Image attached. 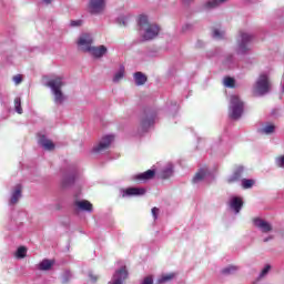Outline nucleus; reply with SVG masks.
I'll return each mask as SVG.
<instances>
[{
    "label": "nucleus",
    "instance_id": "42",
    "mask_svg": "<svg viewBox=\"0 0 284 284\" xmlns=\"http://www.w3.org/2000/svg\"><path fill=\"white\" fill-rule=\"evenodd\" d=\"M43 2L48 4V3H51L52 0H43Z\"/></svg>",
    "mask_w": 284,
    "mask_h": 284
},
{
    "label": "nucleus",
    "instance_id": "21",
    "mask_svg": "<svg viewBox=\"0 0 284 284\" xmlns=\"http://www.w3.org/2000/svg\"><path fill=\"white\" fill-rule=\"evenodd\" d=\"M134 81L136 85H143L148 81V77H145V74H143L142 72H136L134 74Z\"/></svg>",
    "mask_w": 284,
    "mask_h": 284
},
{
    "label": "nucleus",
    "instance_id": "19",
    "mask_svg": "<svg viewBox=\"0 0 284 284\" xmlns=\"http://www.w3.org/2000/svg\"><path fill=\"white\" fill-rule=\"evenodd\" d=\"M154 174H155L154 170H149L144 173L136 175V179L139 181H150V179H154Z\"/></svg>",
    "mask_w": 284,
    "mask_h": 284
},
{
    "label": "nucleus",
    "instance_id": "26",
    "mask_svg": "<svg viewBox=\"0 0 284 284\" xmlns=\"http://www.w3.org/2000/svg\"><path fill=\"white\" fill-rule=\"evenodd\" d=\"M14 108H16V112H18V114H23V109L21 108V98L14 99Z\"/></svg>",
    "mask_w": 284,
    "mask_h": 284
},
{
    "label": "nucleus",
    "instance_id": "1",
    "mask_svg": "<svg viewBox=\"0 0 284 284\" xmlns=\"http://www.w3.org/2000/svg\"><path fill=\"white\" fill-rule=\"evenodd\" d=\"M93 41L94 39L92 38V34L82 33L78 39V47L82 52H89L91 57L101 59V57L108 52V48L105 45L93 47Z\"/></svg>",
    "mask_w": 284,
    "mask_h": 284
},
{
    "label": "nucleus",
    "instance_id": "10",
    "mask_svg": "<svg viewBox=\"0 0 284 284\" xmlns=\"http://www.w3.org/2000/svg\"><path fill=\"white\" fill-rule=\"evenodd\" d=\"M241 34V43H240V52L244 53L247 52V44L252 41L253 37L246 32H240Z\"/></svg>",
    "mask_w": 284,
    "mask_h": 284
},
{
    "label": "nucleus",
    "instance_id": "33",
    "mask_svg": "<svg viewBox=\"0 0 284 284\" xmlns=\"http://www.w3.org/2000/svg\"><path fill=\"white\" fill-rule=\"evenodd\" d=\"M270 270H272V266L266 265V266L262 270V272H261V274H260V278H263V276H265V275L270 272Z\"/></svg>",
    "mask_w": 284,
    "mask_h": 284
},
{
    "label": "nucleus",
    "instance_id": "20",
    "mask_svg": "<svg viewBox=\"0 0 284 284\" xmlns=\"http://www.w3.org/2000/svg\"><path fill=\"white\" fill-rule=\"evenodd\" d=\"M225 1L227 0H212L205 3L204 8L206 10H212L214 8H219V6H221V3H225Z\"/></svg>",
    "mask_w": 284,
    "mask_h": 284
},
{
    "label": "nucleus",
    "instance_id": "7",
    "mask_svg": "<svg viewBox=\"0 0 284 284\" xmlns=\"http://www.w3.org/2000/svg\"><path fill=\"white\" fill-rule=\"evenodd\" d=\"M112 141H114V135H105L101 139L99 144L93 148V152H105V150L112 145Z\"/></svg>",
    "mask_w": 284,
    "mask_h": 284
},
{
    "label": "nucleus",
    "instance_id": "2",
    "mask_svg": "<svg viewBox=\"0 0 284 284\" xmlns=\"http://www.w3.org/2000/svg\"><path fill=\"white\" fill-rule=\"evenodd\" d=\"M63 85H65V78L62 75H53L47 82V87L50 88L53 94V101L57 105H61V103L67 99L65 94L61 90Z\"/></svg>",
    "mask_w": 284,
    "mask_h": 284
},
{
    "label": "nucleus",
    "instance_id": "18",
    "mask_svg": "<svg viewBox=\"0 0 284 284\" xmlns=\"http://www.w3.org/2000/svg\"><path fill=\"white\" fill-rule=\"evenodd\" d=\"M174 174V165L172 163L166 164V168L162 171L161 178L162 179H170Z\"/></svg>",
    "mask_w": 284,
    "mask_h": 284
},
{
    "label": "nucleus",
    "instance_id": "28",
    "mask_svg": "<svg viewBox=\"0 0 284 284\" xmlns=\"http://www.w3.org/2000/svg\"><path fill=\"white\" fill-rule=\"evenodd\" d=\"M275 130V126L273 124L266 125L264 129H262L263 134H272Z\"/></svg>",
    "mask_w": 284,
    "mask_h": 284
},
{
    "label": "nucleus",
    "instance_id": "11",
    "mask_svg": "<svg viewBox=\"0 0 284 284\" xmlns=\"http://www.w3.org/2000/svg\"><path fill=\"white\" fill-rule=\"evenodd\" d=\"M145 194V189L143 187H129L122 193V196H143Z\"/></svg>",
    "mask_w": 284,
    "mask_h": 284
},
{
    "label": "nucleus",
    "instance_id": "38",
    "mask_svg": "<svg viewBox=\"0 0 284 284\" xmlns=\"http://www.w3.org/2000/svg\"><path fill=\"white\" fill-rule=\"evenodd\" d=\"M70 183H74V176L69 178V181L64 180V185H70Z\"/></svg>",
    "mask_w": 284,
    "mask_h": 284
},
{
    "label": "nucleus",
    "instance_id": "36",
    "mask_svg": "<svg viewBox=\"0 0 284 284\" xmlns=\"http://www.w3.org/2000/svg\"><path fill=\"white\" fill-rule=\"evenodd\" d=\"M81 23H83L81 20H73V21H71V26L73 28H78L79 26H81Z\"/></svg>",
    "mask_w": 284,
    "mask_h": 284
},
{
    "label": "nucleus",
    "instance_id": "9",
    "mask_svg": "<svg viewBox=\"0 0 284 284\" xmlns=\"http://www.w3.org/2000/svg\"><path fill=\"white\" fill-rule=\"evenodd\" d=\"M253 223L255 227H257L261 232H264V233L272 232V224H270L267 221L261 217L254 219Z\"/></svg>",
    "mask_w": 284,
    "mask_h": 284
},
{
    "label": "nucleus",
    "instance_id": "31",
    "mask_svg": "<svg viewBox=\"0 0 284 284\" xmlns=\"http://www.w3.org/2000/svg\"><path fill=\"white\" fill-rule=\"evenodd\" d=\"M237 270H239V267H236V266H229L223 270V274H234V272H236Z\"/></svg>",
    "mask_w": 284,
    "mask_h": 284
},
{
    "label": "nucleus",
    "instance_id": "13",
    "mask_svg": "<svg viewBox=\"0 0 284 284\" xmlns=\"http://www.w3.org/2000/svg\"><path fill=\"white\" fill-rule=\"evenodd\" d=\"M209 176H211L210 171L207 169H201L193 178V183H201V181H205Z\"/></svg>",
    "mask_w": 284,
    "mask_h": 284
},
{
    "label": "nucleus",
    "instance_id": "16",
    "mask_svg": "<svg viewBox=\"0 0 284 284\" xmlns=\"http://www.w3.org/2000/svg\"><path fill=\"white\" fill-rule=\"evenodd\" d=\"M75 205L79 207V210L92 212V203H90L88 200L78 201L75 202Z\"/></svg>",
    "mask_w": 284,
    "mask_h": 284
},
{
    "label": "nucleus",
    "instance_id": "12",
    "mask_svg": "<svg viewBox=\"0 0 284 284\" xmlns=\"http://www.w3.org/2000/svg\"><path fill=\"white\" fill-rule=\"evenodd\" d=\"M230 207L235 212V214H239V212H241V207H243V199L237 196L231 197Z\"/></svg>",
    "mask_w": 284,
    "mask_h": 284
},
{
    "label": "nucleus",
    "instance_id": "17",
    "mask_svg": "<svg viewBox=\"0 0 284 284\" xmlns=\"http://www.w3.org/2000/svg\"><path fill=\"white\" fill-rule=\"evenodd\" d=\"M38 142L40 143V145H42L44 150H54V143L45 139L44 135L40 136Z\"/></svg>",
    "mask_w": 284,
    "mask_h": 284
},
{
    "label": "nucleus",
    "instance_id": "25",
    "mask_svg": "<svg viewBox=\"0 0 284 284\" xmlns=\"http://www.w3.org/2000/svg\"><path fill=\"white\" fill-rule=\"evenodd\" d=\"M28 250L24 246H20L16 253L17 258H26Z\"/></svg>",
    "mask_w": 284,
    "mask_h": 284
},
{
    "label": "nucleus",
    "instance_id": "37",
    "mask_svg": "<svg viewBox=\"0 0 284 284\" xmlns=\"http://www.w3.org/2000/svg\"><path fill=\"white\" fill-rule=\"evenodd\" d=\"M152 123H154V120H144L142 122V125H143V128H148V125H152Z\"/></svg>",
    "mask_w": 284,
    "mask_h": 284
},
{
    "label": "nucleus",
    "instance_id": "15",
    "mask_svg": "<svg viewBox=\"0 0 284 284\" xmlns=\"http://www.w3.org/2000/svg\"><path fill=\"white\" fill-rule=\"evenodd\" d=\"M20 199H21V185L18 184V185H16L14 191L11 196V200H10L11 205L19 203Z\"/></svg>",
    "mask_w": 284,
    "mask_h": 284
},
{
    "label": "nucleus",
    "instance_id": "22",
    "mask_svg": "<svg viewBox=\"0 0 284 284\" xmlns=\"http://www.w3.org/2000/svg\"><path fill=\"white\" fill-rule=\"evenodd\" d=\"M242 173L243 166H237L233 175L229 179V183H234V181H239L241 179Z\"/></svg>",
    "mask_w": 284,
    "mask_h": 284
},
{
    "label": "nucleus",
    "instance_id": "27",
    "mask_svg": "<svg viewBox=\"0 0 284 284\" xmlns=\"http://www.w3.org/2000/svg\"><path fill=\"white\" fill-rule=\"evenodd\" d=\"M252 185H254V180H242V186L244 187V190H248V187H252Z\"/></svg>",
    "mask_w": 284,
    "mask_h": 284
},
{
    "label": "nucleus",
    "instance_id": "35",
    "mask_svg": "<svg viewBox=\"0 0 284 284\" xmlns=\"http://www.w3.org/2000/svg\"><path fill=\"white\" fill-rule=\"evenodd\" d=\"M13 81L16 83V85H19V83H21L23 81V78H21V75H16L13 77Z\"/></svg>",
    "mask_w": 284,
    "mask_h": 284
},
{
    "label": "nucleus",
    "instance_id": "6",
    "mask_svg": "<svg viewBox=\"0 0 284 284\" xmlns=\"http://www.w3.org/2000/svg\"><path fill=\"white\" fill-rule=\"evenodd\" d=\"M105 0H89L88 11L90 14H101L105 10Z\"/></svg>",
    "mask_w": 284,
    "mask_h": 284
},
{
    "label": "nucleus",
    "instance_id": "39",
    "mask_svg": "<svg viewBox=\"0 0 284 284\" xmlns=\"http://www.w3.org/2000/svg\"><path fill=\"white\" fill-rule=\"evenodd\" d=\"M152 214H153V219H156V216L159 214V209L158 207H153L152 209Z\"/></svg>",
    "mask_w": 284,
    "mask_h": 284
},
{
    "label": "nucleus",
    "instance_id": "5",
    "mask_svg": "<svg viewBox=\"0 0 284 284\" xmlns=\"http://www.w3.org/2000/svg\"><path fill=\"white\" fill-rule=\"evenodd\" d=\"M272 89V83L270 82V77L266 73L260 74L256 83H255V94H267Z\"/></svg>",
    "mask_w": 284,
    "mask_h": 284
},
{
    "label": "nucleus",
    "instance_id": "32",
    "mask_svg": "<svg viewBox=\"0 0 284 284\" xmlns=\"http://www.w3.org/2000/svg\"><path fill=\"white\" fill-rule=\"evenodd\" d=\"M72 278V273L70 271H65L62 276V283H68Z\"/></svg>",
    "mask_w": 284,
    "mask_h": 284
},
{
    "label": "nucleus",
    "instance_id": "3",
    "mask_svg": "<svg viewBox=\"0 0 284 284\" xmlns=\"http://www.w3.org/2000/svg\"><path fill=\"white\" fill-rule=\"evenodd\" d=\"M138 26L140 28V34L144 41H152V39H156L159 37V32L161 29L156 24H150L148 21V16L142 14L138 19Z\"/></svg>",
    "mask_w": 284,
    "mask_h": 284
},
{
    "label": "nucleus",
    "instance_id": "41",
    "mask_svg": "<svg viewBox=\"0 0 284 284\" xmlns=\"http://www.w3.org/2000/svg\"><path fill=\"white\" fill-rule=\"evenodd\" d=\"M192 1H194V0H182V2H183L185 6H187L189 3H192Z\"/></svg>",
    "mask_w": 284,
    "mask_h": 284
},
{
    "label": "nucleus",
    "instance_id": "14",
    "mask_svg": "<svg viewBox=\"0 0 284 284\" xmlns=\"http://www.w3.org/2000/svg\"><path fill=\"white\" fill-rule=\"evenodd\" d=\"M54 266V261L52 260H43L39 263L38 270H41L42 272H48L49 270H52Z\"/></svg>",
    "mask_w": 284,
    "mask_h": 284
},
{
    "label": "nucleus",
    "instance_id": "40",
    "mask_svg": "<svg viewBox=\"0 0 284 284\" xmlns=\"http://www.w3.org/2000/svg\"><path fill=\"white\" fill-rule=\"evenodd\" d=\"M232 61H234V58L232 55H230L227 59H226V63L230 64L232 63Z\"/></svg>",
    "mask_w": 284,
    "mask_h": 284
},
{
    "label": "nucleus",
    "instance_id": "24",
    "mask_svg": "<svg viewBox=\"0 0 284 284\" xmlns=\"http://www.w3.org/2000/svg\"><path fill=\"white\" fill-rule=\"evenodd\" d=\"M172 278H174V273L165 274L158 280V283H168V281H172Z\"/></svg>",
    "mask_w": 284,
    "mask_h": 284
},
{
    "label": "nucleus",
    "instance_id": "29",
    "mask_svg": "<svg viewBox=\"0 0 284 284\" xmlns=\"http://www.w3.org/2000/svg\"><path fill=\"white\" fill-rule=\"evenodd\" d=\"M224 36H225V32H223L219 29H215L213 31V39H223Z\"/></svg>",
    "mask_w": 284,
    "mask_h": 284
},
{
    "label": "nucleus",
    "instance_id": "8",
    "mask_svg": "<svg viewBox=\"0 0 284 284\" xmlns=\"http://www.w3.org/2000/svg\"><path fill=\"white\" fill-rule=\"evenodd\" d=\"M125 278H128V270L125 268V266H123L115 272L109 284H123V281H125Z\"/></svg>",
    "mask_w": 284,
    "mask_h": 284
},
{
    "label": "nucleus",
    "instance_id": "23",
    "mask_svg": "<svg viewBox=\"0 0 284 284\" xmlns=\"http://www.w3.org/2000/svg\"><path fill=\"white\" fill-rule=\"evenodd\" d=\"M124 75H125V67H120L119 71L115 72L113 77V82L119 83V81H121V79H123Z\"/></svg>",
    "mask_w": 284,
    "mask_h": 284
},
{
    "label": "nucleus",
    "instance_id": "30",
    "mask_svg": "<svg viewBox=\"0 0 284 284\" xmlns=\"http://www.w3.org/2000/svg\"><path fill=\"white\" fill-rule=\"evenodd\" d=\"M225 88H234V79L233 78H225L224 79Z\"/></svg>",
    "mask_w": 284,
    "mask_h": 284
},
{
    "label": "nucleus",
    "instance_id": "43",
    "mask_svg": "<svg viewBox=\"0 0 284 284\" xmlns=\"http://www.w3.org/2000/svg\"><path fill=\"white\" fill-rule=\"evenodd\" d=\"M90 278L97 281V276L90 275Z\"/></svg>",
    "mask_w": 284,
    "mask_h": 284
},
{
    "label": "nucleus",
    "instance_id": "34",
    "mask_svg": "<svg viewBox=\"0 0 284 284\" xmlns=\"http://www.w3.org/2000/svg\"><path fill=\"white\" fill-rule=\"evenodd\" d=\"M276 165L278 168H284V155L276 159Z\"/></svg>",
    "mask_w": 284,
    "mask_h": 284
},
{
    "label": "nucleus",
    "instance_id": "4",
    "mask_svg": "<svg viewBox=\"0 0 284 284\" xmlns=\"http://www.w3.org/2000/svg\"><path fill=\"white\" fill-rule=\"evenodd\" d=\"M230 116L237 121V119H241L243 116V110H245V104L241 101V98L237 94L231 95L230 100Z\"/></svg>",
    "mask_w": 284,
    "mask_h": 284
}]
</instances>
